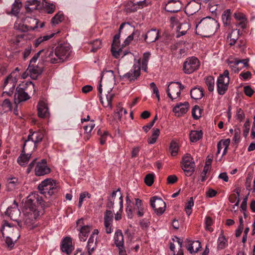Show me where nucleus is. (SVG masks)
<instances>
[{"mask_svg": "<svg viewBox=\"0 0 255 255\" xmlns=\"http://www.w3.org/2000/svg\"><path fill=\"white\" fill-rule=\"evenodd\" d=\"M115 244L117 247H123L124 244V237L121 230H117L114 236Z\"/></svg>", "mask_w": 255, "mask_h": 255, "instance_id": "2f4dec72", "label": "nucleus"}, {"mask_svg": "<svg viewBox=\"0 0 255 255\" xmlns=\"http://www.w3.org/2000/svg\"><path fill=\"white\" fill-rule=\"evenodd\" d=\"M229 83V80L227 79V78H226L225 81H224V79H223L222 77H218L217 82V86L218 93L219 95H223L225 94L228 90Z\"/></svg>", "mask_w": 255, "mask_h": 255, "instance_id": "4468645a", "label": "nucleus"}, {"mask_svg": "<svg viewBox=\"0 0 255 255\" xmlns=\"http://www.w3.org/2000/svg\"><path fill=\"white\" fill-rule=\"evenodd\" d=\"M240 35V30L235 29L232 31L231 33L229 34L227 38L229 40V45L230 46L235 45L238 40Z\"/></svg>", "mask_w": 255, "mask_h": 255, "instance_id": "c756f323", "label": "nucleus"}, {"mask_svg": "<svg viewBox=\"0 0 255 255\" xmlns=\"http://www.w3.org/2000/svg\"><path fill=\"white\" fill-rule=\"evenodd\" d=\"M50 169L47 165L46 159H42L37 162L35 167V173L36 176H43L50 172Z\"/></svg>", "mask_w": 255, "mask_h": 255, "instance_id": "f8f14e48", "label": "nucleus"}, {"mask_svg": "<svg viewBox=\"0 0 255 255\" xmlns=\"http://www.w3.org/2000/svg\"><path fill=\"white\" fill-rule=\"evenodd\" d=\"M150 87L152 90L153 93L155 94L158 101H160V95L158 88L154 82L150 84Z\"/></svg>", "mask_w": 255, "mask_h": 255, "instance_id": "680f3d73", "label": "nucleus"}, {"mask_svg": "<svg viewBox=\"0 0 255 255\" xmlns=\"http://www.w3.org/2000/svg\"><path fill=\"white\" fill-rule=\"evenodd\" d=\"M236 119L240 122L242 121L245 117V115L241 108H238L236 115Z\"/></svg>", "mask_w": 255, "mask_h": 255, "instance_id": "0e129e2a", "label": "nucleus"}, {"mask_svg": "<svg viewBox=\"0 0 255 255\" xmlns=\"http://www.w3.org/2000/svg\"><path fill=\"white\" fill-rule=\"evenodd\" d=\"M206 230L210 232L213 231V229L211 227L213 224V221L211 217H206L205 221Z\"/></svg>", "mask_w": 255, "mask_h": 255, "instance_id": "052dcab7", "label": "nucleus"}, {"mask_svg": "<svg viewBox=\"0 0 255 255\" xmlns=\"http://www.w3.org/2000/svg\"><path fill=\"white\" fill-rule=\"evenodd\" d=\"M2 107L7 110V111H11L12 109V105L10 101L8 99H5L2 104Z\"/></svg>", "mask_w": 255, "mask_h": 255, "instance_id": "338daca9", "label": "nucleus"}, {"mask_svg": "<svg viewBox=\"0 0 255 255\" xmlns=\"http://www.w3.org/2000/svg\"><path fill=\"white\" fill-rule=\"evenodd\" d=\"M162 7L167 12L176 13L182 9L183 4L179 0H169L167 2L162 3Z\"/></svg>", "mask_w": 255, "mask_h": 255, "instance_id": "9b49d317", "label": "nucleus"}, {"mask_svg": "<svg viewBox=\"0 0 255 255\" xmlns=\"http://www.w3.org/2000/svg\"><path fill=\"white\" fill-rule=\"evenodd\" d=\"M160 133L158 128L153 129L151 136L148 138L147 142L149 144H152L156 142Z\"/></svg>", "mask_w": 255, "mask_h": 255, "instance_id": "a18cd8bd", "label": "nucleus"}, {"mask_svg": "<svg viewBox=\"0 0 255 255\" xmlns=\"http://www.w3.org/2000/svg\"><path fill=\"white\" fill-rule=\"evenodd\" d=\"M195 164L190 154H186L183 157L182 169L187 176H191L194 171Z\"/></svg>", "mask_w": 255, "mask_h": 255, "instance_id": "1a4fd4ad", "label": "nucleus"}, {"mask_svg": "<svg viewBox=\"0 0 255 255\" xmlns=\"http://www.w3.org/2000/svg\"><path fill=\"white\" fill-rule=\"evenodd\" d=\"M210 168L207 166H204L203 170L200 174V180L201 182H204L207 179V173Z\"/></svg>", "mask_w": 255, "mask_h": 255, "instance_id": "13d9d810", "label": "nucleus"}, {"mask_svg": "<svg viewBox=\"0 0 255 255\" xmlns=\"http://www.w3.org/2000/svg\"><path fill=\"white\" fill-rule=\"evenodd\" d=\"M202 130H192L190 134V139L191 142H197L202 138Z\"/></svg>", "mask_w": 255, "mask_h": 255, "instance_id": "e433bc0d", "label": "nucleus"}, {"mask_svg": "<svg viewBox=\"0 0 255 255\" xmlns=\"http://www.w3.org/2000/svg\"><path fill=\"white\" fill-rule=\"evenodd\" d=\"M55 54L60 60H62L63 61V56H64V45L63 43H60L56 47L55 50Z\"/></svg>", "mask_w": 255, "mask_h": 255, "instance_id": "c03bdc74", "label": "nucleus"}, {"mask_svg": "<svg viewBox=\"0 0 255 255\" xmlns=\"http://www.w3.org/2000/svg\"><path fill=\"white\" fill-rule=\"evenodd\" d=\"M205 83L210 92H213L214 89L215 80L213 77L210 76L205 78Z\"/></svg>", "mask_w": 255, "mask_h": 255, "instance_id": "37998d69", "label": "nucleus"}, {"mask_svg": "<svg viewBox=\"0 0 255 255\" xmlns=\"http://www.w3.org/2000/svg\"><path fill=\"white\" fill-rule=\"evenodd\" d=\"M98 230L95 229L88 240L87 249L89 255L92 254L96 247V238H95V236L98 235Z\"/></svg>", "mask_w": 255, "mask_h": 255, "instance_id": "2eb2a0df", "label": "nucleus"}, {"mask_svg": "<svg viewBox=\"0 0 255 255\" xmlns=\"http://www.w3.org/2000/svg\"><path fill=\"white\" fill-rule=\"evenodd\" d=\"M166 92L168 97L172 100L177 99L180 96V89L178 87V86L171 82L167 89Z\"/></svg>", "mask_w": 255, "mask_h": 255, "instance_id": "ddd939ff", "label": "nucleus"}, {"mask_svg": "<svg viewBox=\"0 0 255 255\" xmlns=\"http://www.w3.org/2000/svg\"><path fill=\"white\" fill-rule=\"evenodd\" d=\"M151 207L157 215H161L164 212L166 205L165 202L160 197L153 196L150 198Z\"/></svg>", "mask_w": 255, "mask_h": 255, "instance_id": "6e6552de", "label": "nucleus"}, {"mask_svg": "<svg viewBox=\"0 0 255 255\" xmlns=\"http://www.w3.org/2000/svg\"><path fill=\"white\" fill-rule=\"evenodd\" d=\"M27 71L30 74V76L32 79H36L38 76L40 75L42 72V68H40L38 65L35 66L34 64L29 65Z\"/></svg>", "mask_w": 255, "mask_h": 255, "instance_id": "5701e85b", "label": "nucleus"}, {"mask_svg": "<svg viewBox=\"0 0 255 255\" xmlns=\"http://www.w3.org/2000/svg\"><path fill=\"white\" fill-rule=\"evenodd\" d=\"M44 10L47 13H52L54 12L55 8V5L53 3L46 2L43 6Z\"/></svg>", "mask_w": 255, "mask_h": 255, "instance_id": "5fc2aeb1", "label": "nucleus"}, {"mask_svg": "<svg viewBox=\"0 0 255 255\" xmlns=\"http://www.w3.org/2000/svg\"><path fill=\"white\" fill-rule=\"evenodd\" d=\"M91 229V228L90 226L86 225L82 226L80 229H78L80 231L79 236L81 241L85 242L86 240Z\"/></svg>", "mask_w": 255, "mask_h": 255, "instance_id": "cd10ccee", "label": "nucleus"}, {"mask_svg": "<svg viewBox=\"0 0 255 255\" xmlns=\"http://www.w3.org/2000/svg\"><path fill=\"white\" fill-rule=\"evenodd\" d=\"M91 123L89 125L85 126L83 127L86 133H90L95 126V124L94 123L93 120L91 121Z\"/></svg>", "mask_w": 255, "mask_h": 255, "instance_id": "69168bd1", "label": "nucleus"}, {"mask_svg": "<svg viewBox=\"0 0 255 255\" xmlns=\"http://www.w3.org/2000/svg\"><path fill=\"white\" fill-rule=\"evenodd\" d=\"M20 237V235L16 231V234L15 236L11 235V237H7L5 239V243L7 246L9 248H12L14 245V242L12 241V239H14L15 241H16Z\"/></svg>", "mask_w": 255, "mask_h": 255, "instance_id": "a19ab883", "label": "nucleus"}, {"mask_svg": "<svg viewBox=\"0 0 255 255\" xmlns=\"http://www.w3.org/2000/svg\"><path fill=\"white\" fill-rule=\"evenodd\" d=\"M190 95L195 100L201 99L204 96V89L201 87H194L191 90Z\"/></svg>", "mask_w": 255, "mask_h": 255, "instance_id": "c85d7f7f", "label": "nucleus"}, {"mask_svg": "<svg viewBox=\"0 0 255 255\" xmlns=\"http://www.w3.org/2000/svg\"><path fill=\"white\" fill-rule=\"evenodd\" d=\"M137 32V31H133L124 41L122 44V48L128 45L133 39V35Z\"/></svg>", "mask_w": 255, "mask_h": 255, "instance_id": "bf43d9fd", "label": "nucleus"}, {"mask_svg": "<svg viewBox=\"0 0 255 255\" xmlns=\"http://www.w3.org/2000/svg\"><path fill=\"white\" fill-rule=\"evenodd\" d=\"M118 192H119L120 195V197L119 198V199H120L119 204H120V208L119 211H122L123 208V198L122 195L121 193V189L120 188H119L117 190L114 191L109 196L113 198V199H115V198L116 196L117 193Z\"/></svg>", "mask_w": 255, "mask_h": 255, "instance_id": "09e8293b", "label": "nucleus"}, {"mask_svg": "<svg viewBox=\"0 0 255 255\" xmlns=\"http://www.w3.org/2000/svg\"><path fill=\"white\" fill-rule=\"evenodd\" d=\"M75 249V244L70 237H65V254L70 255Z\"/></svg>", "mask_w": 255, "mask_h": 255, "instance_id": "bb28decb", "label": "nucleus"}, {"mask_svg": "<svg viewBox=\"0 0 255 255\" xmlns=\"http://www.w3.org/2000/svg\"><path fill=\"white\" fill-rule=\"evenodd\" d=\"M159 31L156 29H152L147 31L144 35V40L147 43L155 42L159 38Z\"/></svg>", "mask_w": 255, "mask_h": 255, "instance_id": "aec40b11", "label": "nucleus"}, {"mask_svg": "<svg viewBox=\"0 0 255 255\" xmlns=\"http://www.w3.org/2000/svg\"><path fill=\"white\" fill-rule=\"evenodd\" d=\"M219 27L220 25L218 21L209 16L203 18L196 24V31L197 33L198 31V34H202V33H214Z\"/></svg>", "mask_w": 255, "mask_h": 255, "instance_id": "f03ea898", "label": "nucleus"}, {"mask_svg": "<svg viewBox=\"0 0 255 255\" xmlns=\"http://www.w3.org/2000/svg\"><path fill=\"white\" fill-rule=\"evenodd\" d=\"M250 129V123L249 120H248L246 121V122L244 125L243 135L245 137H246L248 136V135L249 133Z\"/></svg>", "mask_w": 255, "mask_h": 255, "instance_id": "e2e57ef3", "label": "nucleus"}, {"mask_svg": "<svg viewBox=\"0 0 255 255\" xmlns=\"http://www.w3.org/2000/svg\"><path fill=\"white\" fill-rule=\"evenodd\" d=\"M20 183L16 177L9 178L7 179L6 188L8 191H13L19 188Z\"/></svg>", "mask_w": 255, "mask_h": 255, "instance_id": "a878e982", "label": "nucleus"}, {"mask_svg": "<svg viewBox=\"0 0 255 255\" xmlns=\"http://www.w3.org/2000/svg\"><path fill=\"white\" fill-rule=\"evenodd\" d=\"M222 20L225 26H229L231 21V10L230 9L225 10L222 15Z\"/></svg>", "mask_w": 255, "mask_h": 255, "instance_id": "f704fd0d", "label": "nucleus"}, {"mask_svg": "<svg viewBox=\"0 0 255 255\" xmlns=\"http://www.w3.org/2000/svg\"><path fill=\"white\" fill-rule=\"evenodd\" d=\"M227 241L223 234H221L218 239L217 248L218 250H222L227 246Z\"/></svg>", "mask_w": 255, "mask_h": 255, "instance_id": "79ce46f5", "label": "nucleus"}, {"mask_svg": "<svg viewBox=\"0 0 255 255\" xmlns=\"http://www.w3.org/2000/svg\"><path fill=\"white\" fill-rule=\"evenodd\" d=\"M120 41L117 39H113V43L111 46V52L113 56L116 58H118L122 52V47H120Z\"/></svg>", "mask_w": 255, "mask_h": 255, "instance_id": "4be33fe9", "label": "nucleus"}, {"mask_svg": "<svg viewBox=\"0 0 255 255\" xmlns=\"http://www.w3.org/2000/svg\"><path fill=\"white\" fill-rule=\"evenodd\" d=\"M201 109L198 106H195L192 110V116L194 119L197 120L201 117Z\"/></svg>", "mask_w": 255, "mask_h": 255, "instance_id": "3c124183", "label": "nucleus"}, {"mask_svg": "<svg viewBox=\"0 0 255 255\" xmlns=\"http://www.w3.org/2000/svg\"><path fill=\"white\" fill-rule=\"evenodd\" d=\"M27 149H30L25 146V145H23L22 150L17 160V162L21 166H24L27 164L31 157V153H27L26 154L25 153Z\"/></svg>", "mask_w": 255, "mask_h": 255, "instance_id": "6ab92c4d", "label": "nucleus"}, {"mask_svg": "<svg viewBox=\"0 0 255 255\" xmlns=\"http://www.w3.org/2000/svg\"><path fill=\"white\" fill-rule=\"evenodd\" d=\"M114 97V94L108 92V94L106 95V99L107 101V106L110 108H112V101Z\"/></svg>", "mask_w": 255, "mask_h": 255, "instance_id": "774afa93", "label": "nucleus"}, {"mask_svg": "<svg viewBox=\"0 0 255 255\" xmlns=\"http://www.w3.org/2000/svg\"><path fill=\"white\" fill-rule=\"evenodd\" d=\"M154 175L153 174H147L144 178V182L148 186H150L152 185L154 182Z\"/></svg>", "mask_w": 255, "mask_h": 255, "instance_id": "864d4df0", "label": "nucleus"}, {"mask_svg": "<svg viewBox=\"0 0 255 255\" xmlns=\"http://www.w3.org/2000/svg\"><path fill=\"white\" fill-rule=\"evenodd\" d=\"M22 86L23 87H21V85H19L16 88V92L14 98V101L16 104L25 101L30 98L28 95L29 89L30 90V93H31L34 91V84L31 82L27 83Z\"/></svg>", "mask_w": 255, "mask_h": 255, "instance_id": "7ed1b4c3", "label": "nucleus"}, {"mask_svg": "<svg viewBox=\"0 0 255 255\" xmlns=\"http://www.w3.org/2000/svg\"><path fill=\"white\" fill-rule=\"evenodd\" d=\"M16 82L15 79L13 78L11 75L10 74L5 78L4 80L3 88L6 90H14Z\"/></svg>", "mask_w": 255, "mask_h": 255, "instance_id": "7c9ffc66", "label": "nucleus"}, {"mask_svg": "<svg viewBox=\"0 0 255 255\" xmlns=\"http://www.w3.org/2000/svg\"><path fill=\"white\" fill-rule=\"evenodd\" d=\"M22 4L20 0H15L14 2L12 5L11 12L14 15H17L19 12Z\"/></svg>", "mask_w": 255, "mask_h": 255, "instance_id": "58836bf2", "label": "nucleus"}, {"mask_svg": "<svg viewBox=\"0 0 255 255\" xmlns=\"http://www.w3.org/2000/svg\"><path fill=\"white\" fill-rule=\"evenodd\" d=\"M43 137V131L39 130L32 131L30 129L27 139L25 140L23 145H25V146L30 149H33L37 147V144L42 141Z\"/></svg>", "mask_w": 255, "mask_h": 255, "instance_id": "39448f33", "label": "nucleus"}, {"mask_svg": "<svg viewBox=\"0 0 255 255\" xmlns=\"http://www.w3.org/2000/svg\"><path fill=\"white\" fill-rule=\"evenodd\" d=\"M5 214L9 216L12 220L17 222L18 226L22 228V223L21 221L19 220L20 212L18 208V204L15 201L13 202V206L8 207L7 209Z\"/></svg>", "mask_w": 255, "mask_h": 255, "instance_id": "9d476101", "label": "nucleus"}, {"mask_svg": "<svg viewBox=\"0 0 255 255\" xmlns=\"http://www.w3.org/2000/svg\"><path fill=\"white\" fill-rule=\"evenodd\" d=\"M64 20L63 13H57L51 19V22L53 24H58Z\"/></svg>", "mask_w": 255, "mask_h": 255, "instance_id": "603ef678", "label": "nucleus"}, {"mask_svg": "<svg viewBox=\"0 0 255 255\" xmlns=\"http://www.w3.org/2000/svg\"><path fill=\"white\" fill-rule=\"evenodd\" d=\"M135 207L136 210H137V215L139 217H142L144 215V207L141 200L139 199H135Z\"/></svg>", "mask_w": 255, "mask_h": 255, "instance_id": "ea45409f", "label": "nucleus"}, {"mask_svg": "<svg viewBox=\"0 0 255 255\" xmlns=\"http://www.w3.org/2000/svg\"><path fill=\"white\" fill-rule=\"evenodd\" d=\"M140 59H138L135 61L132 68L128 72L121 76V79L132 83L140 75Z\"/></svg>", "mask_w": 255, "mask_h": 255, "instance_id": "423d86ee", "label": "nucleus"}, {"mask_svg": "<svg viewBox=\"0 0 255 255\" xmlns=\"http://www.w3.org/2000/svg\"><path fill=\"white\" fill-rule=\"evenodd\" d=\"M36 200L31 198H28L24 204L26 211L24 213L22 219V227L24 225L31 226L34 223L35 220L40 215L44 213L45 208L49 206L48 202L43 201L41 197L37 194H34L33 196ZM22 223V221H21Z\"/></svg>", "mask_w": 255, "mask_h": 255, "instance_id": "f257e3e1", "label": "nucleus"}, {"mask_svg": "<svg viewBox=\"0 0 255 255\" xmlns=\"http://www.w3.org/2000/svg\"><path fill=\"white\" fill-rule=\"evenodd\" d=\"M40 3V1L37 0H27L25 5L26 11L31 12L34 9H37Z\"/></svg>", "mask_w": 255, "mask_h": 255, "instance_id": "473e14b6", "label": "nucleus"}, {"mask_svg": "<svg viewBox=\"0 0 255 255\" xmlns=\"http://www.w3.org/2000/svg\"><path fill=\"white\" fill-rule=\"evenodd\" d=\"M234 16L236 20L240 21L238 25H240L241 28H245L246 27V21L247 20V18L246 15L241 12H236L234 13Z\"/></svg>", "mask_w": 255, "mask_h": 255, "instance_id": "72a5a7b5", "label": "nucleus"}, {"mask_svg": "<svg viewBox=\"0 0 255 255\" xmlns=\"http://www.w3.org/2000/svg\"><path fill=\"white\" fill-rule=\"evenodd\" d=\"M185 242L188 243L186 248L191 254L197 253L201 248V244L198 241L191 242L187 239Z\"/></svg>", "mask_w": 255, "mask_h": 255, "instance_id": "412c9836", "label": "nucleus"}, {"mask_svg": "<svg viewBox=\"0 0 255 255\" xmlns=\"http://www.w3.org/2000/svg\"><path fill=\"white\" fill-rule=\"evenodd\" d=\"M234 46V49L235 50H237L239 49L240 51H242L245 49V42L244 40H237V43Z\"/></svg>", "mask_w": 255, "mask_h": 255, "instance_id": "4d7b16f0", "label": "nucleus"}, {"mask_svg": "<svg viewBox=\"0 0 255 255\" xmlns=\"http://www.w3.org/2000/svg\"><path fill=\"white\" fill-rule=\"evenodd\" d=\"M38 116L41 118H46L49 116L47 104L43 101H40L37 105Z\"/></svg>", "mask_w": 255, "mask_h": 255, "instance_id": "a211bd4d", "label": "nucleus"}, {"mask_svg": "<svg viewBox=\"0 0 255 255\" xmlns=\"http://www.w3.org/2000/svg\"><path fill=\"white\" fill-rule=\"evenodd\" d=\"M148 2L146 0L130 1L128 3L127 9H129V11H135L137 9L142 8L147 5Z\"/></svg>", "mask_w": 255, "mask_h": 255, "instance_id": "dca6fc26", "label": "nucleus"}, {"mask_svg": "<svg viewBox=\"0 0 255 255\" xmlns=\"http://www.w3.org/2000/svg\"><path fill=\"white\" fill-rule=\"evenodd\" d=\"M201 8V3L196 0L189 2L185 7V12L188 15H193L198 12Z\"/></svg>", "mask_w": 255, "mask_h": 255, "instance_id": "f3484780", "label": "nucleus"}, {"mask_svg": "<svg viewBox=\"0 0 255 255\" xmlns=\"http://www.w3.org/2000/svg\"><path fill=\"white\" fill-rule=\"evenodd\" d=\"M38 189L40 194L44 195L46 198L50 197L58 191L56 181L51 179H46L42 181L38 185Z\"/></svg>", "mask_w": 255, "mask_h": 255, "instance_id": "20e7f679", "label": "nucleus"}, {"mask_svg": "<svg viewBox=\"0 0 255 255\" xmlns=\"http://www.w3.org/2000/svg\"><path fill=\"white\" fill-rule=\"evenodd\" d=\"M179 147L177 143L172 141L169 146L171 155L173 156H176L178 153Z\"/></svg>", "mask_w": 255, "mask_h": 255, "instance_id": "49530a36", "label": "nucleus"}, {"mask_svg": "<svg viewBox=\"0 0 255 255\" xmlns=\"http://www.w3.org/2000/svg\"><path fill=\"white\" fill-rule=\"evenodd\" d=\"M189 103L187 102L184 103H180L177 104L173 109V112L176 114H177L178 116H180L181 115L185 114L188 110Z\"/></svg>", "mask_w": 255, "mask_h": 255, "instance_id": "b1692460", "label": "nucleus"}, {"mask_svg": "<svg viewBox=\"0 0 255 255\" xmlns=\"http://www.w3.org/2000/svg\"><path fill=\"white\" fill-rule=\"evenodd\" d=\"M65 60L71 59L74 53L72 51V46L69 43L65 42Z\"/></svg>", "mask_w": 255, "mask_h": 255, "instance_id": "4c0bfd02", "label": "nucleus"}, {"mask_svg": "<svg viewBox=\"0 0 255 255\" xmlns=\"http://www.w3.org/2000/svg\"><path fill=\"white\" fill-rule=\"evenodd\" d=\"M194 203L193 197H190L188 200L185 208V211L188 216H190L192 213V208L194 206Z\"/></svg>", "mask_w": 255, "mask_h": 255, "instance_id": "de8ad7c7", "label": "nucleus"}, {"mask_svg": "<svg viewBox=\"0 0 255 255\" xmlns=\"http://www.w3.org/2000/svg\"><path fill=\"white\" fill-rule=\"evenodd\" d=\"M189 28L190 26L188 23L184 22L180 24L177 27L178 34L177 37H179L181 36L184 35L187 33V31L189 29Z\"/></svg>", "mask_w": 255, "mask_h": 255, "instance_id": "c9c22d12", "label": "nucleus"}, {"mask_svg": "<svg viewBox=\"0 0 255 255\" xmlns=\"http://www.w3.org/2000/svg\"><path fill=\"white\" fill-rule=\"evenodd\" d=\"M92 44V49L91 52H95L98 49L101 48L102 46V42L100 40L97 39L91 43Z\"/></svg>", "mask_w": 255, "mask_h": 255, "instance_id": "8fccbe9b", "label": "nucleus"}, {"mask_svg": "<svg viewBox=\"0 0 255 255\" xmlns=\"http://www.w3.org/2000/svg\"><path fill=\"white\" fill-rule=\"evenodd\" d=\"M24 21L26 23L25 27L27 30H34L38 27V20L36 18L31 17H26Z\"/></svg>", "mask_w": 255, "mask_h": 255, "instance_id": "393cba45", "label": "nucleus"}, {"mask_svg": "<svg viewBox=\"0 0 255 255\" xmlns=\"http://www.w3.org/2000/svg\"><path fill=\"white\" fill-rule=\"evenodd\" d=\"M113 218V212L110 210H107L105 213L104 222L112 223Z\"/></svg>", "mask_w": 255, "mask_h": 255, "instance_id": "6e6d98bb", "label": "nucleus"}, {"mask_svg": "<svg viewBox=\"0 0 255 255\" xmlns=\"http://www.w3.org/2000/svg\"><path fill=\"white\" fill-rule=\"evenodd\" d=\"M200 65L199 60L192 56L186 58L183 65V71L185 74H189L197 70Z\"/></svg>", "mask_w": 255, "mask_h": 255, "instance_id": "0eeeda50", "label": "nucleus"}]
</instances>
